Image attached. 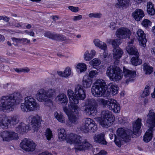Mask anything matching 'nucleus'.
<instances>
[{
	"mask_svg": "<svg viewBox=\"0 0 155 155\" xmlns=\"http://www.w3.org/2000/svg\"><path fill=\"white\" fill-rule=\"evenodd\" d=\"M74 96V92L71 89L67 91V95L69 98L70 102L68 104V108L73 112L77 113L80 110L79 107L75 104L79 103V100H84L86 95L84 90L81 85L78 84L76 86L75 89Z\"/></svg>",
	"mask_w": 155,
	"mask_h": 155,
	"instance_id": "obj_1",
	"label": "nucleus"
},
{
	"mask_svg": "<svg viewBox=\"0 0 155 155\" xmlns=\"http://www.w3.org/2000/svg\"><path fill=\"white\" fill-rule=\"evenodd\" d=\"M23 99L22 96L19 92H15L8 96H3L1 98L0 109L3 110L12 111Z\"/></svg>",
	"mask_w": 155,
	"mask_h": 155,
	"instance_id": "obj_2",
	"label": "nucleus"
},
{
	"mask_svg": "<svg viewBox=\"0 0 155 155\" xmlns=\"http://www.w3.org/2000/svg\"><path fill=\"white\" fill-rule=\"evenodd\" d=\"M141 125V119L139 118L133 123V132L130 130H125L122 128H119L117 130V135L125 142H129L132 134L137 136V134L139 135L140 134V129Z\"/></svg>",
	"mask_w": 155,
	"mask_h": 155,
	"instance_id": "obj_3",
	"label": "nucleus"
},
{
	"mask_svg": "<svg viewBox=\"0 0 155 155\" xmlns=\"http://www.w3.org/2000/svg\"><path fill=\"white\" fill-rule=\"evenodd\" d=\"M70 136V138L67 140V142L71 144H74L76 151H85L92 147L91 144L87 142L86 139L82 138L80 135L72 134Z\"/></svg>",
	"mask_w": 155,
	"mask_h": 155,
	"instance_id": "obj_4",
	"label": "nucleus"
},
{
	"mask_svg": "<svg viewBox=\"0 0 155 155\" xmlns=\"http://www.w3.org/2000/svg\"><path fill=\"white\" fill-rule=\"evenodd\" d=\"M114 65L108 67L106 71V74L110 79L114 81L120 80L123 77V74L122 71L118 67L115 66L119 63L118 59H114Z\"/></svg>",
	"mask_w": 155,
	"mask_h": 155,
	"instance_id": "obj_5",
	"label": "nucleus"
},
{
	"mask_svg": "<svg viewBox=\"0 0 155 155\" xmlns=\"http://www.w3.org/2000/svg\"><path fill=\"white\" fill-rule=\"evenodd\" d=\"M107 89V87L104 81L99 79L93 84L91 92L94 96L98 97L104 95Z\"/></svg>",
	"mask_w": 155,
	"mask_h": 155,
	"instance_id": "obj_6",
	"label": "nucleus"
},
{
	"mask_svg": "<svg viewBox=\"0 0 155 155\" xmlns=\"http://www.w3.org/2000/svg\"><path fill=\"white\" fill-rule=\"evenodd\" d=\"M112 113L108 110H104L101 112V117L96 119L103 127L107 128L110 126L114 120Z\"/></svg>",
	"mask_w": 155,
	"mask_h": 155,
	"instance_id": "obj_7",
	"label": "nucleus"
},
{
	"mask_svg": "<svg viewBox=\"0 0 155 155\" xmlns=\"http://www.w3.org/2000/svg\"><path fill=\"white\" fill-rule=\"evenodd\" d=\"M25 100V103H21V109L23 112L33 111L36 110L39 107V105L36 100L31 96L26 97Z\"/></svg>",
	"mask_w": 155,
	"mask_h": 155,
	"instance_id": "obj_8",
	"label": "nucleus"
},
{
	"mask_svg": "<svg viewBox=\"0 0 155 155\" xmlns=\"http://www.w3.org/2000/svg\"><path fill=\"white\" fill-rule=\"evenodd\" d=\"M97 104V101L93 98L88 99L85 102L84 107V112L87 115H91L96 114L97 110L95 105Z\"/></svg>",
	"mask_w": 155,
	"mask_h": 155,
	"instance_id": "obj_9",
	"label": "nucleus"
},
{
	"mask_svg": "<svg viewBox=\"0 0 155 155\" xmlns=\"http://www.w3.org/2000/svg\"><path fill=\"white\" fill-rule=\"evenodd\" d=\"M63 110L68 116V120L66 122V125L69 127H71L76 123L78 119V114L79 110L77 113L72 111L66 107H63Z\"/></svg>",
	"mask_w": 155,
	"mask_h": 155,
	"instance_id": "obj_10",
	"label": "nucleus"
},
{
	"mask_svg": "<svg viewBox=\"0 0 155 155\" xmlns=\"http://www.w3.org/2000/svg\"><path fill=\"white\" fill-rule=\"evenodd\" d=\"M80 129L84 133H87L90 131L94 132L97 130V125L93 120L90 118H87L81 127Z\"/></svg>",
	"mask_w": 155,
	"mask_h": 155,
	"instance_id": "obj_11",
	"label": "nucleus"
},
{
	"mask_svg": "<svg viewBox=\"0 0 155 155\" xmlns=\"http://www.w3.org/2000/svg\"><path fill=\"white\" fill-rule=\"evenodd\" d=\"M36 144L32 140L25 138L22 140L20 147L24 150L28 152L34 151L35 149Z\"/></svg>",
	"mask_w": 155,
	"mask_h": 155,
	"instance_id": "obj_12",
	"label": "nucleus"
},
{
	"mask_svg": "<svg viewBox=\"0 0 155 155\" xmlns=\"http://www.w3.org/2000/svg\"><path fill=\"white\" fill-rule=\"evenodd\" d=\"M56 90L54 88H50L46 90L41 89L37 92L35 97H43V99L45 98L51 99L54 96Z\"/></svg>",
	"mask_w": 155,
	"mask_h": 155,
	"instance_id": "obj_13",
	"label": "nucleus"
},
{
	"mask_svg": "<svg viewBox=\"0 0 155 155\" xmlns=\"http://www.w3.org/2000/svg\"><path fill=\"white\" fill-rule=\"evenodd\" d=\"M3 141H8L13 140L17 139L18 134L12 131H4L0 134Z\"/></svg>",
	"mask_w": 155,
	"mask_h": 155,
	"instance_id": "obj_14",
	"label": "nucleus"
},
{
	"mask_svg": "<svg viewBox=\"0 0 155 155\" xmlns=\"http://www.w3.org/2000/svg\"><path fill=\"white\" fill-rule=\"evenodd\" d=\"M131 35L130 30L126 28L122 27L118 29L116 32V36L120 39L129 37Z\"/></svg>",
	"mask_w": 155,
	"mask_h": 155,
	"instance_id": "obj_15",
	"label": "nucleus"
},
{
	"mask_svg": "<svg viewBox=\"0 0 155 155\" xmlns=\"http://www.w3.org/2000/svg\"><path fill=\"white\" fill-rule=\"evenodd\" d=\"M146 123L150 129L155 127V113L153 110H150L146 117Z\"/></svg>",
	"mask_w": 155,
	"mask_h": 155,
	"instance_id": "obj_16",
	"label": "nucleus"
},
{
	"mask_svg": "<svg viewBox=\"0 0 155 155\" xmlns=\"http://www.w3.org/2000/svg\"><path fill=\"white\" fill-rule=\"evenodd\" d=\"M30 121L32 127L35 131H37L40 125L41 119L40 117L38 115L31 116L30 117Z\"/></svg>",
	"mask_w": 155,
	"mask_h": 155,
	"instance_id": "obj_17",
	"label": "nucleus"
},
{
	"mask_svg": "<svg viewBox=\"0 0 155 155\" xmlns=\"http://www.w3.org/2000/svg\"><path fill=\"white\" fill-rule=\"evenodd\" d=\"M123 72L126 79V82L127 84L130 81H133L136 76V72L135 71H132L124 68Z\"/></svg>",
	"mask_w": 155,
	"mask_h": 155,
	"instance_id": "obj_18",
	"label": "nucleus"
},
{
	"mask_svg": "<svg viewBox=\"0 0 155 155\" xmlns=\"http://www.w3.org/2000/svg\"><path fill=\"white\" fill-rule=\"evenodd\" d=\"M137 38L138 40L140 45L143 47L146 46V43L147 41L146 38V35L143 31L141 29L138 30L137 32Z\"/></svg>",
	"mask_w": 155,
	"mask_h": 155,
	"instance_id": "obj_19",
	"label": "nucleus"
},
{
	"mask_svg": "<svg viewBox=\"0 0 155 155\" xmlns=\"http://www.w3.org/2000/svg\"><path fill=\"white\" fill-rule=\"evenodd\" d=\"M107 107L115 113H119L120 110V104L114 100H111L110 104L108 106H107Z\"/></svg>",
	"mask_w": 155,
	"mask_h": 155,
	"instance_id": "obj_20",
	"label": "nucleus"
},
{
	"mask_svg": "<svg viewBox=\"0 0 155 155\" xmlns=\"http://www.w3.org/2000/svg\"><path fill=\"white\" fill-rule=\"evenodd\" d=\"M37 100L39 102H44V104L46 106L48 107L51 109L54 108L53 103L51 98H45L43 99V97H35Z\"/></svg>",
	"mask_w": 155,
	"mask_h": 155,
	"instance_id": "obj_21",
	"label": "nucleus"
},
{
	"mask_svg": "<svg viewBox=\"0 0 155 155\" xmlns=\"http://www.w3.org/2000/svg\"><path fill=\"white\" fill-rule=\"evenodd\" d=\"M56 102L59 104L62 105L66 104L68 102V99L66 95L64 93L59 94L56 97Z\"/></svg>",
	"mask_w": 155,
	"mask_h": 155,
	"instance_id": "obj_22",
	"label": "nucleus"
},
{
	"mask_svg": "<svg viewBox=\"0 0 155 155\" xmlns=\"http://www.w3.org/2000/svg\"><path fill=\"white\" fill-rule=\"evenodd\" d=\"M126 50L129 54L135 56V57H132V58H139V54L138 51L132 45H130L127 46Z\"/></svg>",
	"mask_w": 155,
	"mask_h": 155,
	"instance_id": "obj_23",
	"label": "nucleus"
},
{
	"mask_svg": "<svg viewBox=\"0 0 155 155\" xmlns=\"http://www.w3.org/2000/svg\"><path fill=\"white\" fill-rule=\"evenodd\" d=\"M144 16L143 11L140 9H136L133 13L132 16L137 21L140 20Z\"/></svg>",
	"mask_w": 155,
	"mask_h": 155,
	"instance_id": "obj_24",
	"label": "nucleus"
},
{
	"mask_svg": "<svg viewBox=\"0 0 155 155\" xmlns=\"http://www.w3.org/2000/svg\"><path fill=\"white\" fill-rule=\"evenodd\" d=\"M28 129V127L23 123H21L15 127L16 132L21 134L27 132Z\"/></svg>",
	"mask_w": 155,
	"mask_h": 155,
	"instance_id": "obj_25",
	"label": "nucleus"
},
{
	"mask_svg": "<svg viewBox=\"0 0 155 155\" xmlns=\"http://www.w3.org/2000/svg\"><path fill=\"white\" fill-rule=\"evenodd\" d=\"M104 136L103 134L95 135L94 137V141L101 144H106L107 142L104 139Z\"/></svg>",
	"mask_w": 155,
	"mask_h": 155,
	"instance_id": "obj_26",
	"label": "nucleus"
},
{
	"mask_svg": "<svg viewBox=\"0 0 155 155\" xmlns=\"http://www.w3.org/2000/svg\"><path fill=\"white\" fill-rule=\"evenodd\" d=\"M154 130V128L151 129L150 127H149L143 136V140L144 141L148 142L151 140L153 135V131Z\"/></svg>",
	"mask_w": 155,
	"mask_h": 155,
	"instance_id": "obj_27",
	"label": "nucleus"
},
{
	"mask_svg": "<svg viewBox=\"0 0 155 155\" xmlns=\"http://www.w3.org/2000/svg\"><path fill=\"white\" fill-rule=\"evenodd\" d=\"M108 87L110 89V94L115 95L117 93L118 87L115 83H110L108 84Z\"/></svg>",
	"mask_w": 155,
	"mask_h": 155,
	"instance_id": "obj_28",
	"label": "nucleus"
},
{
	"mask_svg": "<svg viewBox=\"0 0 155 155\" xmlns=\"http://www.w3.org/2000/svg\"><path fill=\"white\" fill-rule=\"evenodd\" d=\"M94 43L95 46L99 48L102 49H106L107 45L104 42H102L98 39H95L94 40Z\"/></svg>",
	"mask_w": 155,
	"mask_h": 155,
	"instance_id": "obj_29",
	"label": "nucleus"
},
{
	"mask_svg": "<svg viewBox=\"0 0 155 155\" xmlns=\"http://www.w3.org/2000/svg\"><path fill=\"white\" fill-rule=\"evenodd\" d=\"M118 2L114 5L115 7L117 8H123L127 5L130 0H117Z\"/></svg>",
	"mask_w": 155,
	"mask_h": 155,
	"instance_id": "obj_30",
	"label": "nucleus"
},
{
	"mask_svg": "<svg viewBox=\"0 0 155 155\" xmlns=\"http://www.w3.org/2000/svg\"><path fill=\"white\" fill-rule=\"evenodd\" d=\"M92 84V80L88 76L84 77L82 81V84L84 88L90 87Z\"/></svg>",
	"mask_w": 155,
	"mask_h": 155,
	"instance_id": "obj_31",
	"label": "nucleus"
},
{
	"mask_svg": "<svg viewBox=\"0 0 155 155\" xmlns=\"http://www.w3.org/2000/svg\"><path fill=\"white\" fill-rule=\"evenodd\" d=\"M9 124L11 125H15L17 124L19 122V117L17 115H14L8 117Z\"/></svg>",
	"mask_w": 155,
	"mask_h": 155,
	"instance_id": "obj_32",
	"label": "nucleus"
},
{
	"mask_svg": "<svg viewBox=\"0 0 155 155\" xmlns=\"http://www.w3.org/2000/svg\"><path fill=\"white\" fill-rule=\"evenodd\" d=\"M8 117H3L0 118V127L2 128H7L9 124Z\"/></svg>",
	"mask_w": 155,
	"mask_h": 155,
	"instance_id": "obj_33",
	"label": "nucleus"
},
{
	"mask_svg": "<svg viewBox=\"0 0 155 155\" xmlns=\"http://www.w3.org/2000/svg\"><path fill=\"white\" fill-rule=\"evenodd\" d=\"M147 11L148 13L150 15H153L155 13V9L152 3L149 2L147 3Z\"/></svg>",
	"mask_w": 155,
	"mask_h": 155,
	"instance_id": "obj_34",
	"label": "nucleus"
},
{
	"mask_svg": "<svg viewBox=\"0 0 155 155\" xmlns=\"http://www.w3.org/2000/svg\"><path fill=\"white\" fill-rule=\"evenodd\" d=\"M58 138L60 140H64L65 139L66 134L65 130L62 128L58 130Z\"/></svg>",
	"mask_w": 155,
	"mask_h": 155,
	"instance_id": "obj_35",
	"label": "nucleus"
},
{
	"mask_svg": "<svg viewBox=\"0 0 155 155\" xmlns=\"http://www.w3.org/2000/svg\"><path fill=\"white\" fill-rule=\"evenodd\" d=\"M143 69L145 74H150L153 71V67L146 63L143 64Z\"/></svg>",
	"mask_w": 155,
	"mask_h": 155,
	"instance_id": "obj_36",
	"label": "nucleus"
},
{
	"mask_svg": "<svg viewBox=\"0 0 155 155\" xmlns=\"http://www.w3.org/2000/svg\"><path fill=\"white\" fill-rule=\"evenodd\" d=\"M113 51L114 58H120L123 53L121 49H114Z\"/></svg>",
	"mask_w": 155,
	"mask_h": 155,
	"instance_id": "obj_37",
	"label": "nucleus"
},
{
	"mask_svg": "<svg viewBox=\"0 0 155 155\" xmlns=\"http://www.w3.org/2000/svg\"><path fill=\"white\" fill-rule=\"evenodd\" d=\"M96 54V51L94 50H91L89 53L88 51H87L84 54V58H93Z\"/></svg>",
	"mask_w": 155,
	"mask_h": 155,
	"instance_id": "obj_38",
	"label": "nucleus"
},
{
	"mask_svg": "<svg viewBox=\"0 0 155 155\" xmlns=\"http://www.w3.org/2000/svg\"><path fill=\"white\" fill-rule=\"evenodd\" d=\"M54 115L56 118L59 121L62 123L65 122L64 118L63 115L61 113L57 112L54 113Z\"/></svg>",
	"mask_w": 155,
	"mask_h": 155,
	"instance_id": "obj_39",
	"label": "nucleus"
},
{
	"mask_svg": "<svg viewBox=\"0 0 155 155\" xmlns=\"http://www.w3.org/2000/svg\"><path fill=\"white\" fill-rule=\"evenodd\" d=\"M77 71H80V73H82L85 71L86 69V65L84 63H79L77 66Z\"/></svg>",
	"mask_w": 155,
	"mask_h": 155,
	"instance_id": "obj_40",
	"label": "nucleus"
},
{
	"mask_svg": "<svg viewBox=\"0 0 155 155\" xmlns=\"http://www.w3.org/2000/svg\"><path fill=\"white\" fill-rule=\"evenodd\" d=\"M119 41L120 40L118 39H110L109 42L112 45L114 49H116L120 44Z\"/></svg>",
	"mask_w": 155,
	"mask_h": 155,
	"instance_id": "obj_41",
	"label": "nucleus"
},
{
	"mask_svg": "<svg viewBox=\"0 0 155 155\" xmlns=\"http://www.w3.org/2000/svg\"><path fill=\"white\" fill-rule=\"evenodd\" d=\"M150 87L149 86H146L143 91L142 92V93L141 94V96L144 98L149 95L150 94Z\"/></svg>",
	"mask_w": 155,
	"mask_h": 155,
	"instance_id": "obj_42",
	"label": "nucleus"
},
{
	"mask_svg": "<svg viewBox=\"0 0 155 155\" xmlns=\"http://www.w3.org/2000/svg\"><path fill=\"white\" fill-rule=\"evenodd\" d=\"M54 39L58 41H64L66 40L64 36L56 34H55Z\"/></svg>",
	"mask_w": 155,
	"mask_h": 155,
	"instance_id": "obj_43",
	"label": "nucleus"
},
{
	"mask_svg": "<svg viewBox=\"0 0 155 155\" xmlns=\"http://www.w3.org/2000/svg\"><path fill=\"white\" fill-rule=\"evenodd\" d=\"M131 61L132 64L134 66L140 64L142 62L141 59H131Z\"/></svg>",
	"mask_w": 155,
	"mask_h": 155,
	"instance_id": "obj_44",
	"label": "nucleus"
},
{
	"mask_svg": "<svg viewBox=\"0 0 155 155\" xmlns=\"http://www.w3.org/2000/svg\"><path fill=\"white\" fill-rule=\"evenodd\" d=\"M71 74V69L69 67H67L64 71V77L67 78L70 76Z\"/></svg>",
	"mask_w": 155,
	"mask_h": 155,
	"instance_id": "obj_45",
	"label": "nucleus"
},
{
	"mask_svg": "<svg viewBox=\"0 0 155 155\" xmlns=\"http://www.w3.org/2000/svg\"><path fill=\"white\" fill-rule=\"evenodd\" d=\"M97 101L100 104L104 106L107 105V106H108L110 102V101L101 98L97 100Z\"/></svg>",
	"mask_w": 155,
	"mask_h": 155,
	"instance_id": "obj_46",
	"label": "nucleus"
},
{
	"mask_svg": "<svg viewBox=\"0 0 155 155\" xmlns=\"http://www.w3.org/2000/svg\"><path fill=\"white\" fill-rule=\"evenodd\" d=\"M45 136L47 139L48 140H50L52 137V134L51 131L50 129H47L46 130Z\"/></svg>",
	"mask_w": 155,
	"mask_h": 155,
	"instance_id": "obj_47",
	"label": "nucleus"
},
{
	"mask_svg": "<svg viewBox=\"0 0 155 155\" xmlns=\"http://www.w3.org/2000/svg\"><path fill=\"white\" fill-rule=\"evenodd\" d=\"M16 72L20 73L22 72H28L29 71V69L27 68H14L13 69Z\"/></svg>",
	"mask_w": 155,
	"mask_h": 155,
	"instance_id": "obj_48",
	"label": "nucleus"
},
{
	"mask_svg": "<svg viewBox=\"0 0 155 155\" xmlns=\"http://www.w3.org/2000/svg\"><path fill=\"white\" fill-rule=\"evenodd\" d=\"M55 34V33H51L50 31H48L45 32L44 34V35L45 37L54 39Z\"/></svg>",
	"mask_w": 155,
	"mask_h": 155,
	"instance_id": "obj_49",
	"label": "nucleus"
},
{
	"mask_svg": "<svg viewBox=\"0 0 155 155\" xmlns=\"http://www.w3.org/2000/svg\"><path fill=\"white\" fill-rule=\"evenodd\" d=\"M151 22L147 19H145L142 21L141 24L144 27L147 28L151 25Z\"/></svg>",
	"mask_w": 155,
	"mask_h": 155,
	"instance_id": "obj_50",
	"label": "nucleus"
},
{
	"mask_svg": "<svg viewBox=\"0 0 155 155\" xmlns=\"http://www.w3.org/2000/svg\"><path fill=\"white\" fill-rule=\"evenodd\" d=\"M102 15V14L101 13H91L89 14L88 16L90 18H100Z\"/></svg>",
	"mask_w": 155,
	"mask_h": 155,
	"instance_id": "obj_51",
	"label": "nucleus"
},
{
	"mask_svg": "<svg viewBox=\"0 0 155 155\" xmlns=\"http://www.w3.org/2000/svg\"><path fill=\"white\" fill-rule=\"evenodd\" d=\"M90 63L93 66H96L100 64L101 63V61L100 60H98V59H93Z\"/></svg>",
	"mask_w": 155,
	"mask_h": 155,
	"instance_id": "obj_52",
	"label": "nucleus"
},
{
	"mask_svg": "<svg viewBox=\"0 0 155 155\" xmlns=\"http://www.w3.org/2000/svg\"><path fill=\"white\" fill-rule=\"evenodd\" d=\"M98 74V72L96 71H91L89 72V77L93 78L96 76Z\"/></svg>",
	"mask_w": 155,
	"mask_h": 155,
	"instance_id": "obj_53",
	"label": "nucleus"
},
{
	"mask_svg": "<svg viewBox=\"0 0 155 155\" xmlns=\"http://www.w3.org/2000/svg\"><path fill=\"white\" fill-rule=\"evenodd\" d=\"M122 140L119 138L115 137L114 141L116 144L119 147H120L121 145Z\"/></svg>",
	"mask_w": 155,
	"mask_h": 155,
	"instance_id": "obj_54",
	"label": "nucleus"
},
{
	"mask_svg": "<svg viewBox=\"0 0 155 155\" xmlns=\"http://www.w3.org/2000/svg\"><path fill=\"white\" fill-rule=\"evenodd\" d=\"M68 8L70 10L74 12H76L78 11V8L77 7L70 6Z\"/></svg>",
	"mask_w": 155,
	"mask_h": 155,
	"instance_id": "obj_55",
	"label": "nucleus"
},
{
	"mask_svg": "<svg viewBox=\"0 0 155 155\" xmlns=\"http://www.w3.org/2000/svg\"><path fill=\"white\" fill-rule=\"evenodd\" d=\"M82 18V16L81 15H79L78 16H74L73 18V20L74 21L79 20L81 19Z\"/></svg>",
	"mask_w": 155,
	"mask_h": 155,
	"instance_id": "obj_56",
	"label": "nucleus"
},
{
	"mask_svg": "<svg viewBox=\"0 0 155 155\" xmlns=\"http://www.w3.org/2000/svg\"><path fill=\"white\" fill-rule=\"evenodd\" d=\"M109 27L111 30H114L115 29L116 24L114 22H111Z\"/></svg>",
	"mask_w": 155,
	"mask_h": 155,
	"instance_id": "obj_57",
	"label": "nucleus"
},
{
	"mask_svg": "<svg viewBox=\"0 0 155 155\" xmlns=\"http://www.w3.org/2000/svg\"><path fill=\"white\" fill-rule=\"evenodd\" d=\"M30 42V40L26 38H21V43H29Z\"/></svg>",
	"mask_w": 155,
	"mask_h": 155,
	"instance_id": "obj_58",
	"label": "nucleus"
},
{
	"mask_svg": "<svg viewBox=\"0 0 155 155\" xmlns=\"http://www.w3.org/2000/svg\"><path fill=\"white\" fill-rule=\"evenodd\" d=\"M45 81H46L47 83H48V84H51L52 85H54V84L52 83V81H53V82H55V80H52L51 79H49L48 78L46 79Z\"/></svg>",
	"mask_w": 155,
	"mask_h": 155,
	"instance_id": "obj_59",
	"label": "nucleus"
},
{
	"mask_svg": "<svg viewBox=\"0 0 155 155\" xmlns=\"http://www.w3.org/2000/svg\"><path fill=\"white\" fill-rule=\"evenodd\" d=\"M12 39L13 41H15L16 43L20 42L21 43V38H16L14 37L12 38Z\"/></svg>",
	"mask_w": 155,
	"mask_h": 155,
	"instance_id": "obj_60",
	"label": "nucleus"
},
{
	"mask_svg": "<svg viewBox=\"0 0 155 155\" xmlns=\"http://www.w3.org/2000/svg\"><path fill=\"white\" fill-rule=\"evenodd\" d=\"M103 50L104 51L103 53V55L101 56V57L102 58H106L107 56V51H106V49Z\"/></svg>",
	"mask_w": 155,
	"mask_h": 155,
	"instance_id": "obj_61",
	"label": "nucleus"
},
{
	"mask_svg": "<svg viewBox=\"0 0 155 155\" xmlns=\"http://www.w3.org/2000/svg\"><path fill=\"white\" fill-rule=\"evenodd\" d=\"M107 153L105 151L102 150L100 151L96 155H104L106 154Z\"/></svg>",
	"mask_w": 155,
	"mask_h": 155,
	"instance_id": "obj_62",
	"label": "nucleus"
},
{
	"mask_svg": "<svg viewBox=\"0 0 155 155\" xmlns=\"http://www.w3.org/2000/svg\"><path fill=\"white\" fill-rule=\"evenodd\" d=\"M39 155H53L51 153L47 152H43L40 153Z\"/></svg>",
	"mask_w": 155,
	"mask_h": 155,
	"instance_id": "obj_63",
	"label": "nucleus"
},
{
	"mask_svg": "<svg viewBox=\"0 0 155 155\" xmlns=\"http://www.w3.org/2000/svg\"><path fill=\"white\" fill-rule=\"evenodd\" d=\"M2 19L7 22L9 20V18L5 16H3V18Z\"/></svg>",
	"mask_w": 155,
	"mask_h": 155,
	"instance_id": "obj_64",
	"label": "nucleus"
}]
</instances>
